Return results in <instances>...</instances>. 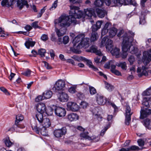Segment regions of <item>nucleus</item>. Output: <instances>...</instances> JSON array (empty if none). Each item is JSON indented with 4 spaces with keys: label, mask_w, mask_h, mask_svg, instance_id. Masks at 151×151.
<instances>
[{
    "label": "nucleus",
    "mask_w": 151,
    "mask_h": 151,
    "mask_svg": "<svg viewBox=\"0 0 151 151\" xmlns=\"http://www.w3.org/2000/svg\"><path fill=\"white\" fill-rule=\"evenodd\" d=\"M78 8L73 6H71L69 15H62L58 19H55V26H58L62 28H67L70 26L71 23L76 24V18L80 19L81 14V12L78 11Z\"/></svg>",
    "instance_id": "f257e3e1"
},
{
    "label": "nucleus",
    "mask_w": 151,
    "mask_h": 151,
    "mask_svg": "<svg viewBox=\"0 0 151 151\" xmlns=\"http://www.w3.org/2000/svg\"><path fill=\"white\" fill-rule=\"evenodd\" d=\"M130 33L132 36H129L127 33H125L123 36L122 50L123 51H128L132 54H134L137 52L138 50L137 48L132 46L134 34L133 32Z\"/></svg>",
    "instance_id": "f03ea898"
},
{
    "label": "nucleus",
    "mask_w": 151,
    "mask_h": 151,
    "mask_svg": "<svg viewBox=\"0 0 151 151\" xmlns=\"http://www.w3.org/2000/svg\"><path fill=\"white\" fill-rule=\"evenodd\" d=\"M65 86V81L62 80H59L56 82L52 89L55 92H59L60 91L63 90Z\"/></svg>",
    "instance_id": "7ed1b4c3"
},
{
    "label": "nucleus",
    "mask_w": 151,
    "mask_h": 151,
    "mask_svg": "<svg viewBox=\"0 0 151 151\" xmlns=\"http://www.w3.org/2000/svg\"><path fill=\"white\" fill-rule=\"evenodd\" d=\"M74 6L75 7H78V11L79 12H80L81 13V17L80 18H81L82 17H84L86 16H87L88 17H91L93 15V14L94 13V12L93 11V9H84V12L83 13L82 12L79 10V8L78 6Z\"/></svg>",
    "instance_id": "20e7f679"
},
{
    "label": "nucleus",
    "mask_w": 151,
    "mask_h": 151,
    "mask_svg": "<svg viewBox=\"0 0 151 151\" xmlns=\"http://www.w3.org/2000/svg\"><path fill=\"white\" fill-rule=\"evenodd\" d=\"M142 60L144 64L147 65L151 61V49L149 51H145L143 53Z\"/></svg>",
    "instance_id": "39448f33"
},
{
    "label": "nucleus",
    "mask_w": 151,
    "mask_h": 151,
    "mask_svg": "<svg viewBox=\"0 0 151 151\" xmlns=\"http://www.w3.org/2000/svg\"><path fill=\"white\" fill-rule=\"evenodd\" d=\"M67 132V129L65 127H63L61 129H55L54 132L55 136L57 138L61 137L65 135Z\"/></svg>",
    "instance_id": "423d86ee"
},
{
    "label": "nucleus",
    "mask_w": 151,
    "mask_h": 151,
    "mask_svg": "<svg viewBox=\"0 0 151 151\" xmlns=\"http://www.w3.org/2000/svg\"><path fill=\"white\" fill-rule=\"evenodd\" d=\"M137 71V73H140L138 74V76L141 77L142 75L147 76L148 73H150L151 70H148L147 68L145 66H142V68L140 67H138Z\"/></svg>",
    "instance_id": "0eeeda50"
},
{
    "label": "nucleus",
    "mask_w": 151,
    "mask_h": 151,
    "mask_svg": "<svg viewBox=\"0 0 151 151\" xmlns=\"http://www.w3.org/2000/svg\"><path fill=\"white\" fill-rule=\"evenodd\" d=\"M54 110L55 114L60 117H64L66 114V111L64 108L57 107Z\"/></svg>",
    "instance_id": "6e6552de"
},
{
    "label": "nucleus",
    "mask_w": 151,
    "mask_h": 151,
    "mask_svg": "<svg viewBox=\"0 0 151 151\" xmlns=\"http://www.w3.org/2000/svg\"><path fill=\"white\" fill-rule=\"evenodd\" d=\"M89 38H83L81 42L78 44L77 47L78 48L88 47L89 46Z\"/></svg>",
    "instance_id": "1a4fd4ad"
},
{
    "label": "nucleus",
    "mask_w": 151,
    "mask_h": 151,
    "mask_svg": "<svg viewBox=\"0 0 151 151\" xmlns=\"http://www.w3.org/2000/svg\"><path fill=\"white\" fill-rule=\"evenodd\" d=\"M68 109L73 111H77L79 108V106L76 103L73 102H68L67 104Z\"/></svg>",
    "instance_id": "9d476101"
},
{
    "label": "nucleus",
    "mask_w": 151,
    "mask_h": 151,
    "mask_svg": "<svg viewBox=\"0 0 151 151\" xmlns=\"http://www.w3.org/2000/svg\"><path fill=\"white\" fill-rule=\"evenodd\" d=\"M32 129L35 131L37 134H39L40 132L41 134L43 136H45L47 134L46 128L45 127H43L40 129L39 127H38L37 126H32Z\"/></svg>",
    "instance_id": "9b49d317"
},
{
    "label": "nucleus",
    "mask_w": 151,
    "mask_h": 151,
    "mask_svg": "<svg viewBox=\"0 0 151 151\" xmlns=\"http://www.w3.org/2000/svg\"><path fill=\"white\" fill-rule=\"evenodd\" d=\"M140 119H143L151 114V110L148 108L141 109L140 111Z\"/></svg>",
    "instance_id": "f8f14e48"
},
{
    "label": "nucleus",
    "mask_w": 151,
    "mask_h": 151,
    "mask_svg": "<svg viewBox=\"0 0 151 151\" xmlns=\"http://www.w3.org/2000/svg\"><path fill=\"white\" fill-rule=\"evenodd\" d=\"M16 120L15 121V124L17 127H19L20 128H23L24 127L23 125H21L18 124L19 123L23 120L24 119V117L23 115L21 114H19L17 115L16 116Z\"/></svg>",
    "instance_id": "ddd939ff"
},
{
    "label": "nucleus",
    "mask_w": 151,
    "mask_h": 151,
    "mask_svg": "<svg viewBox=\"0 0 151 151\" xmlns=\"http://www.w3.org/2000/svg\"><path fill=\"white\" fill-rule=\"evenodd\" d=\"M17 6L20 10L25 5L27 8L29 7V6L27 1L25 0H18L17 2Z\"/></svg>",
    "instance_id": "4468645a"
},
{
    "label": "nucleus",
    "mask_w": 151,
    "mask_h": 151,
    "mask_svg": "<svg viewBox=\"0 0 151 151\" xmlns=\"http://www.w3.org/2000/svg\"><path fill=\"white\" fill-rule=\"evenodd\" d=\"M85 35L83 34H80L76 36L73 40V46H76L77 43H78L81 40V41L83 38L85 37Z\"/></svg>",
    "instance_id": "2eb2a0df"
},
{
    "label": "nucleus",
    "mask_w": 151,
    "mask_h": 151,
    "mask_svg": "<svg viewBox=\"0 0 151 151\" xmlns=\"http://www.w3.org/2000/svg\"><path fill=\"white\" fill-rule=\"evenodd\" d=\"M106 5L109 6L111 3V1L114 4H119L122 6L123 3V1L122 0H102Z\"/></svg>",
    "instance_id": "dca6fc26"
},
{
    "label": "nucleus",
    "mask_w": 151,
    "mask_h": 151,
    "mask_svg": "<svg viewBox=\"0 0 151 151\" xmlns=\"http://www.w3.org/2000/svg\"><path fill=\"white\" fill-rule=\"evenodd\" d=\"M37 109L38 113H44L46 111L45 105L44 104H39L37 106Z\"/></svg>",
    "instance_id": "f3484780"
},
{
    "label": "nucleus",
    "mask_w": 151,
    "mask_h": 151,
    "mask_svg": "<svg viewBox=\"0 0 151 151\" xmlns=\"http://www.w3.org/2000/svg\"><path fill=\"white\" fill-rule=\"evenodd\" d=\"M69 96L67 93L62 92L60 94L59 98V100L62 102H66L68 100Z\"/></svg>",
    "instance_id": "a211bd4d"
},
{
    "label": "nucleus",
    "mask_w": 151,
    "mask_h": 151,
    "mask_svg": "<svg viewBox=\"0 0 151 151\" xmlns=\"http://www.w3.org/2000/svg\"><path fill=\"white\" fill-rule=\"evenodd\" d=\"M96 101L99 105H103L105 104L103 96L101 94H97L96 96Z\"/></svg>",
    "instance_id": "6ab92c4d"
},
{
    "label": "nucleus",
    "mask_w": 151,
    "mask_h": 151,
    "mask_svg": "<svg viewBox=\"0 0 151 151\" xmlns=\"http://www.w3.org/2000/svg\"><path fill=\"white\" fill-rule=\"evenodd\" d=\"M90 50V52L94 53L98 55H102V54L101 51L100 50H98L97 47L96 46H92L91 47Z\"/></svg>",
    "instance_id": "aec40b11"
},
{
    "label": "nucleus",
    "mask_w": 151,
    "mask_h": 151,
    "mask_svg": "<svg viewBox=\"0 0 151 151\" xmlns=\"http://www.w3.org/2000/svg\"><path fill=\"white\" fill-rule=\"evenodd\" d=\"M83 62H86L87 65H88L90 68H92L94 71H96L98 70V68L93 65L92 62L90 60H88L85 58Z\"/></svg>",
    "instance_id": "412c9836"
},
{
    "label": "nucleus",
    "mask_w": 151,
    "mask_h": 151,
    "mask_svg": "<svg viewBox=\"0 0 151 151\" xmlns=\"http://www.w3.org/2000/svg\"><path fill=\"white\" fill-rule=\"evenodd\" d=\"M96 12L98 16L101 18L104 17L105 15L107 14L106 11L103 9H97Z\"/></svg>",
    "instance_id": "4be33fe9"
},
{
    "label": "nucleus",
    "mask_w": 151,
    "mask_h": 151,
    "mask_svg": "<svg viewBox=\"0 0 151 151\" xmlns=\"http://www.w3.org/2000/svg\"><path fill=\"white\" fill-rule=\"evenodd\" d=\"M68 119L70 121H76L78 119V116L76 114H70L68 115Z\"/></svg>",
    "instance_id": "5701e85b"
},
{
    "label": "nucleus",
    "mask_w": 151,
    "mask_h": 151,
    "mask_svg": "<svg viewBox=\"0 0 151 151\" xmlns=\"http://www.w3.org/2000/svg\"><path fill=\"white\" fill-rule=\"evenodd\" d=\"M43 127H48L51 125V123L49 119L48 118H45L44 119L42 122L41 123Z\"/></svg>",
    "instance_id": "b1692460"
},
{
    "label": "nucleus",
    "mask_w": 151,
    "mask_h": 151,
    "mask_svg": "<svg viewBox=\"0 0 151 151\" xmlns=\"http://www.w3.org/2000/svg\"><path fill=\"white\" fill-rule=\"evenodd\" d=\"M117 32V29L114 27H111L109 30V37L110 38H113L114 36Z\"/></svg>",
    "instance_id": "393cba45"
},
{
    "label": "nucleus",
    "mask_w": 151,
    "mask_h": 151,
    "mask_svg": "<svg viewBox=\"0 0 151 151\" xmlns=\"http://www.w3.org/2000/svg\"><path fill=\"white\" fill-rule=\"evenodd\" d=\"M143 124L147 129L151 130V120L146 119L144 120Z\"/></svg>",
    "instance_id": "a878e982"
},
{
    "label": "nucleus",
    "mask_w": 151,
    "mask_h": 151,
    "mask_svg": "<svg viewBox=\"0 0 151 151\" xmlns=\"http://www.w3.org/2000/svg\"><path fill=\"white\" fill-rule=\"evenodd\" d=\"M43 113H38L36 115V118L40 123H41L44 118H43Z\"/></svg>",
    "instance_id": "bb28decb"
},
{
    "label": "nucleus",
    "mask_w": 151,
    "mask_h": 151,
    "mask_svg": "<svg viewBox=\"0 0 151 151\" xmlns=\"http://www.w3.org/2000/svg\"><path fill=\"white\" fill-rule=\"evenodd\" d=\"M112 41L107 38V40L106 42V49L109 48V50H111L113 47Z\"/></svg>",
    "instance_id": "cd10ccee"
},
{
    "label": "nucleus",
    "mask_w": 151,
    "mask_h": 151,
    "mask_svg": "<svg viewBox=\"0 0 151 151\" xmlns=\"http://www.w3.org/2000/svg\"><path fill=\"white\" fill-rule=\"evenodd\" d=\"M99 36L98 34L96 32H92L91 36V42H94L96 40L98 39Z\"/></svg>",
    "instance_id": "c85d7f7f"
},
{
    "label": "nucleus",
    "mask_w": 151,
    "mask_h": 151,
    "mask_svg": "<svg viewBox=\"0 0 151 151\" xmlns=\"http://www.w3.org/2000/svg\"><path fill=\"white\" fill-rule=\"evenodd\" d=\"M88 132H82L80 134V136L81 138H83L87 139L89 140L91 139V137L89 136L88 134Z\"/></svg>",
    "instance_id": "c756f323"
},
{
    "label": "nucleus",
    "mask_w": 151,
    "mask_h": 151,
    "mask_svg": "<svg viewBox=\"0 0 151 151\" xmlns=\"http://www.w3.org/2000/svg\"><path fill=\"white\" fill-rule=\"evenodd\" d=\"M35 44V42L29 40L25 43V45L27 48H29L30 46L33 47Z\"/></svg>",
    "instance_id": "7c9ffc66"
},
{
    "label": "nucleus",
    "mask_w": 151,
    "mask_h": 151,
    "mask_svg": "<svg viewBox=\"0 0 151 151\" xmlns=\"http://www.w3.org/2000/svg\"><path fill=\"white\" fill-rule=\"evenodd\" d=\"M116 65L118 67H120L122 69L126 70V63L125 62H120L119 63H116Z\"/></svg>",
    "instance_id": "2f4dec72"
},
{
    "label": "nucleus",
    "mask_w": 151,
    "mask_h": 151,
    "mask_svg": "<svg viewBox=\"0 0 151 151\" xmlns=\"http://www.w3.org/2000/svg\"><path fill=\"white\" fill-rule=\"evenodd\" d=\"M52 94V92L50 91H47L46 93H44L43 94L44 98L45 99H49L50 98Z\"/></svg>",
    "instance_id": "473e14b6"
},
{
    "label": "nucleus",
    "mask_w": 151,
    "mask_h": 151,
    "mask_svg": "<svg viewBox=\"0 0 151 151\" xmlns=\"http://www.w3.org/2000/svg\"><path fill=\"white\" fill-rule=\"evenodd\" d=\"M104 83L106 88L109 91H111L114 89V87L113 86L109 84L106 81H105Z\"/></svg>",
    "instance_id": "72a5a7b5"
},
{
    "label": "nucleus",
    "mask_w": 151,
    "mask_h": 151,
    "mask_svg": "<svg viewBox=\"0 0 151 151\" xmlns=\"http://www.w3.org/2000/svg\"><path fill=\"white\" fill-rule=\"evenodd\" d=\"M72 58L74 59L75 60L78 62L82 61L83 62L85 58L82 56H78L76 55H73Z\"/></svg>",
    "instance_id": "f704fd0d"
},
{
    "label": "nucleus",
    "mask_w": 151,
    "mask_h": 151,
    "mask_svg": "<svg viewBox=\"0 0 151 151\" xmlns=\"http://www.w3.org/2000/svg\"><path fill=\"white\" fill-rule=\"evenodd\" d=\"M126 108V114L125 115H131L132 114V113H131V109L129 106L128 104H126L125 106Z\"/></svg>",
    "instance_id": "c9c22d12"
},
{
    "label": "nucleus",
    "mask_w": 151,
    "mask_h": 151,
    "mask_svg": "<svg viewBox=\"0 0 151 151\" xmlns=\"http://www.w3.org/2000/svg\"><path fill=\"white\" fill-rule=\"evenodd\" d=\"M4 142L6 146L8 147H10L13 144V143L10 140L9 137L4 140Z\"/></svg>",
    "instance_id": "e433bc0d"
},
{
    "label": "nucleus",
    "mask_w": 151,
    "mask_h": 151,
    "mask_svg": "<svg viewBox=\"0 0 151 151\" xmlns=\"http://www.w3.org/2000/svg\"><path fill=\"white\" fill-rule=\"evenodd\" d=\"M151 95V86L144 91L142 93L143 96H150Z\"/></svg>",
    "instance_id": "4c0bfd02"
},
{
    "label": "nucleus",
    "mask_w": 151,
    "mask_h": 151,
    "mask_svg": "<svg viewBox=\"0 0 151 151\" xmlns=\"http://www.w3.org/2000/svg\"><path fill=\"white\" fill-rule=\"evenodd\" d=\"M146 140L147 139L146 138L139 139L137 140V142L139 146L142 147L144 145L145 142L146 141Z\"/></svg>",
    "instance_id": "58836bf2"
},
{
    "label": "nucleus",
    "mask_w": 151,
    "mask_h": 151,
    "mask_svg": "<svg viewBox=\"0 0 151 151\" xmlns=\"http://www.w3.org/2000/svg\"><path fill=\"white\" fill-rule=\"evenodd\" d=\"M111 50V52L113 55H117L119 54L120 50L119 48L115 47Z\"/></svg>",
    "instance_id": "ea45409f"
},
{
    "label": "nucleus",
    "mask_w": 151,
    "mask_h": 151,
    "mask_svg": "<svg viewBox=\"0 0 151 151\" xmlns=\"http://www.w3.org/2000/svg\"><path fill=\"white\" fill-rule=\"evenodd\" d=\"M149 101L147 98L145 97L143 99L142 104L146 107H149L150 106Z\"/></svg>",
    "instance_id": "a19ab883"
},
{
    "label": "nucleus",
    "mask_w": 151,
    "mask_h": 151,
    "mask_svg": "<svg viewBox=\"0 0 151 151\" xmlns=\"http://www.w3.org/2000/svg\"><path fill=\"white\" fill-rule=\"evenodd\" d=\"M66 32V29H64V31L63 32L61 31L60 29H57L56 30V32L57 33V35L58 37H60L63 36L65 34Z\"/></svg>",
    "instance_id": "79ce46f5"
},
{
    "label": "nucleus",
    "mask_w": 151,
    "mask_h": 151,
    "mask_svg": "<svg viewBox=\"0 0 151 151\" xmlns=\"http://www.w3.org/2000/svg\"><path fill=\"white\" fill-rule=\"evenodd\" d=\"M104 2L102 0H96L94 2L96 6L98 7H101L103 4Z\"/></svg>",
    "instance_id": "37998d69"
},
{
    "label": "nucleus",
    "mask_w": 151,
    "mask_h": 151,
    "mask_svg": "<svg viewBox=\"0 0 151 151\" xmlns=\"http://www.w3.org/2000/svg\"><path fill=\"white\" fill-rule=\"evenodd\" d=\"M46 52V51L45 49H41L38 50V55L41 56L42 57H45V54Z\"/></svg>",
    "instance_id": "c03bdc74"
},
{
    "label": "nucleus",
    "mask_w": 151,
    "mask_h": 151,
    "mask_svg": "<svg viewBox=\"0 0 151 151\" xmlns=\"http://www.w3.org/2000/svg\"><path fill=\"white\" fill-rule=\"evenodd\" d=\"M139 147L136 145H132L128 148L129 151H138L139 150Z\"/></svg>",
    "instance_id": "a18cd8bd"
},
{
    "label": "nucleus",
    "mask_w": 151,
    "mask_h": 151,
    "mask_svg": "<svg viewBox=\"0 0 151 151\" xmlns=\"http://www.w3.org/2000/svg\"><path fill=\"white\" fill-rule=\"evenodd\" d=\"M76 47L74 46H73V52L79 54H80L81 53V51L80 50V49H81V48H78L77 47H78V45H76Z\"/></svg>",
    "instance_id": "49530a36"
},
{
    "label": "nucleus",
    "mask_w": 151,
    "mask_h": 151,
    "mask_svg": "<svg viewBox=\"0 0 151 151\" xmlns=\"http://www.w3.org/2000/svg\"><path fill=\"white\" fill-rule=\"evenodd\" d=\"M131 115H125V124L126 125H129L131 121Z\"/></svg>",
    "instance_id": "de8ad7c7"
},
{
    "label": "nucleus",
    "mask_w": 151,
    "mask_h": 151,
    "mask_svg": "<svg viewBox=\"0 0 151 151\" xmlns=\"http://www.w3.org/2000/svg\"><path fill=\"white\" fill-rule=\"evenodd\" d=\"M110 127V124L109 123L108 124L106 127H105L101 131V136H103L105 132L107 130V129Z\"/></svg>",
    "instance_id": "09e8293b"
},
{
    "label": "nucleus",
    "mask_w": 151,
    "mask_h": 151,
    "mask_svg": "<svg viewBox=\"0 0 151 151\" xmlns=\"http://www.w3.org/2000/svg\"><path fill=\"white\" fill-rule=\"evenodd\" d=\"M126 5L132 4L136 6L137 4L135 2H133L132 0H124Z\"/></svg>",
    "instance_id": "8fccbe9b"
},
{
    "label": "nucleus",
    "mask_w": 151,
    "mask_h": 151,
    "mask_svg": "<svg viewBox=\"0 0 151 151\" xmlns=\"http://www.w3.org/2000/svg\"><path fill=\"white\" fill-rule=\"evenodd\" d=\"M53 110V109L51 107H50L48 108L47 110H46V111L45 112L48 115H51L52 114Z\"/></svg>",
    "instance_id": "3c124183"
},
{
    "label": "nucleus",
    "mask_w": 151,
    "mask_h": 151,
    "mask_svg": "<svg viewBox=\"0 0 151 151\" xmlns=\"http://www.w3.org/2000/svg\"><path fill=\"white\" fill-rule=\"evenodd\" d=\"M89 88L91 94L92 95H94L96 93V90L93 87L89 86Z\"/></svg>",
    "instance_id": "603ef678"
},
{
    "label": "nucleus",
    "mask_w": 151,
    "mask_h": 151,
    "mask_svg": "<svg viewBox=\"0 0 151 151\" xmlns=\"http://www.w3.org/2000/svg\"><path fill=\"white\" fill-rule=\"evenodd\" d=\"M125 33H124V31L123 30V29L121 30H120L119 32L118 33V34L117 35V36L118 37H119V38L122 37V39H123V36L124 35ZM127 34H128V36H130V35H129V33L128 34V33H127Z\"/></svg>",
    "instance_id": "864d4df0"
},
{
    "label": "nucleus",
    "mask_w": 151,
    "mask_h": 151,
    "mask_svg": "<svg viewBox=\"0 0 151 151\" xmlns=\"http://www.w3.org/2000/svg\"><path fill=\"white\" fill-rule=\"evenodd\" d=\"M38 21H35L34 22H33L32 23L31 25L32 27L35 29L36 28H39L40 29L41 27L40 26H39L38 25Z\"/></svg>",
    "instance_id": "5fc2aeb1"
},
{
    "label": "nucleus",
    "mask_w": 151,
    "mask_h": 151,
    "mask_svg": "<svg viewBox=\"0 0 151 151\" xmlns=\"http://www.w3.org/2000/svg\"><path fill=\"white\" fill-rule=\"evenodd\" d=\"M128 60L130 65H132L135 61L134 57L133 55L130 56L128 59Z\"/></svg>",
    "instance_id": "6e6d98bb"
},
{
    "label": "nucleus",
    "mask_w": 151,
    "mask_h": 151,
    "mask_svg": "<svg viewBox=\"0 0 151 151\" xmlns=\"http://www.w3.org/2000/svg\"><path fill=\"white\" fill-rule=\"evenodd\" d=\"M107 36H105L102 39L101 42V46H104V45H106V41L107 39Z\"/></svg>",
    "instance_id": "4d7b16f0"
},
{
    "label": "nucleus",
    "mask_w": 151,
    "mask_h": 151,
    "mask_svg": "<svg viewBox=\"0 0 151 151\" xmlns=\"http://www.w3.org/2000/svg\"><path fill=\"white\" fill-rule=\"evenodd\" d=\"M80 105L81 107L83 109H85L87 108L88 106V104L86 102L83 101H82L81 103L80 104Z\"/></svg>",
    "instance_id": "13d9d810"
},
{
    "label": "nucleus",
    "mask_w": 151,
    "mask_h": 151,
    "mask_svg": "<svg viewBox=\"0 0 151 151\" xmlns=\"http://www.w3.org/2000/svg\"><path fill=\"white\" fill-rule=\"evenodd\" d=\"M76 96L78 98L80 99H82L84 97V94L81 92L78 93L76 94Z\"/></svg>",
    "instance_id": "bf43d9fd"
},
{
    "label": "nucleus",
    "mask_w": 151,
    "mask_h": 151,
    "mask_svg": "<svg viewBox=\"0 0 151 151\" xmlns=\"http://www.w3.org/2000/svg\"><path fill=\"white\" fill-rule=\"evenodd\" d=\"M69 41V38L68 36H65L63 37V42L64 44H67Z\"/></svg>",
    "instance_id": "052dcab7"
},
{
    "label": "nucleus",
    "mask_w": 151,
    "mask_h": 151,
    "mask_svg": "<svg viewBox=\"0 0 151 151\" xmlns=\"http://www.w3.org/2000/svg\"><path fill=\"white\" fill-rule=\"evenodd\" d=\"M45 7L46 6H44L41 10L40 12L38 14L37 16L38 18H39L41 17L43 13L45 12L46 9Z\"/></svg>",
    "instance_id": "680f3d73"
},
{
    "label": "nucleus",
    "mask_w": 151,
    "mask_h": 151,
    "mask_svg": "<svg viewBox=\"0 0 151 151\" xmlns=\"http://www.w3.org/2000/svg\"><path fill=\"white\" fill-rule=\"evenodd\" d=\"M44 96H42L41 95L37 97L35 99V101L36 102H39L40 101L44 99Z\"/></svg>",
    "instance_id": "e2e57ef3"
},
{
    "label": "nucleus",
    "mask_w": 151,
    "mask_h": 151,
    "mask_svg": "<svg viewBox=\"0 0 151 151\" xmlns=\"http://www.w3.org/2000/svg\"><path fill=\"white\" fill-rule=\"evenodd\" d=\"M0 89L1 91L3 92L7 95H9V93L8 91L7 90L3 87H0Z\"/></svg>",
    "instance_id": "0e129e2a"
},
{
    "label": "nucleus",
    "mask_w": 151,
    "mask_h": 151,
    "mask_svg": "<svg viewBox=\"0 0 151 151\" xmlns=\"http://www.w3.org/2000/svg\"><path fill=\"white\" fill-rule=\"evenodd\" d=\"M145 22V19L142 15L140 18L139 23L140 24H144Z\"/></svg>",
    "instance_id": "69168bd1"
},
{
    "label": "nucleus",
    "mask_w": 151,
    "mask_h": 151,
    "mask_svg": "<svg viewBox=\"0 0 151 151\" xmlns=\"http://www.w3.org/2000/svg\"><path fill=\"white\" fill-rule=\"evenodd\" d=\"M42 63L44 64V65L45 68L47 69H51L52 67L50 66L49 64L45 61H42Z\"/></svg>",
    "instance_id": "338daca9"
},
{
    "label": "nucleus",
    "mask_w": 151,
    "mask_h": 151,
    "mask_svg": "<svg viewBox=\"0 0 151 151\" xmlns=\"http://www.w3.org/2000/svg\"><path fill=\"white\" fill-rule=\"evenodd\" d=\"M31 71L29 69H27V71H25L24 72H23L22 73V74L26 76H29L31 73Z\"/></svg>",
    "instance_id": "774afa93"
}]
</instances>
